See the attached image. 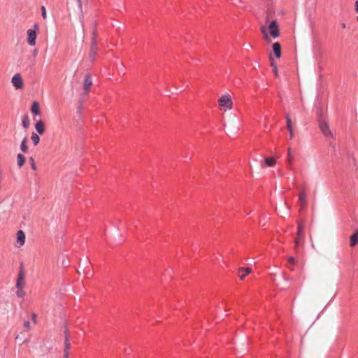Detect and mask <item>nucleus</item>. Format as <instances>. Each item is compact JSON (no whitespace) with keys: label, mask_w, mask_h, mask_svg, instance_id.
<instances>
[{"label":"nucleus","mask_w":358,"mask_h":358,"mask_svg":"<svg viewBox=\"0 0 358 358\" xmlns=\"http://www.w3.org/2000/svg\"><path fill=\"white\" fill-rule=\"evenodd\" d=\"M64 358H69V350H64Z\"/></svg>","instance_id":"31"},{"label":"nucleus","mask_w":358,"mask_h":358,"mask_svg":"<svg viewBox=\"0 0 358 358\" xmlns=\"http://www.w3.org/2000/svg\"><path fill=\"white\" fill-rule=\"evenodd\" d=\"M289 131L290 138H292L294 136L293 129L291 130H289Z\"/></svg>","instance_id":"33"},{"label":"nucleus","mask_w":358,"mask_h":358,"mask_svg":"<svg viewBox=\"0 0 358 358\" xmlns=\"http://www.w3.org/2000/svg\"><path fill=\"white\" fill-rule=\"evenodd\" d=\"M273 51L274 52L276 58L279 59L281 57V47L280 44L278 42H275L273 44Z\"/></svg>","instance_id":"12"},{"label":"nucleus","mask_w":358,"mask_h":358,"mask_svg":"<svg viewBox=\"0 0 358 358\" xmlns=\"http://www.w3.org/2000/svg\"><path fill=\"white\" fill-rule=\"evenodd\" d=\"M243 271H244V272H245V273H243V274H242V275H240V278H241V280H243V279L245 278V277L248 274L252 272V269H251L250 268H249V267H248V268H240L238 269V273H241V272H243Z\"/></svg>","instance_id":"18"},{"label":"nucleus","mask_w":358,"mask_h":358,"mask_svg":"<svg viewBox=\"0 0 358 358\" xmlns=\"http://www.w3.org/2000/svg\"><path fill=\"white\" fill-rule=\"evenodd\" d=\"M29 162H30L31 169L34 171L36 170V166L35 164V162H34V159L33 157H30Z\"/></svg>","instance_id":"27"},{"label":"nucleus","mask_w":358,"mask_h":358,"mask_svg":"<svg viewBox=\"0 0 358 358\" xmlns=\"http://www.w3.org/2000/svg\"><path fill=\"white\" fill-rule=\"evenodd\" d=\"M358 243V229H356L355 233L350 236V245L354 247Z\"/></svg>","instance_id":"14"},{"label":"nucleus","mask_w":358,"mask_h":358,"mask_svg":"<svg viewBox=\"0 0 358 358\" xmlns=\"http://www.w3.org/2000/svg\"><path fill=\"white\" fill-rule=\"evenodd\" d=\"M294 160V156L290 148L287 149V162L289 164V169H292V165Z\"/></svg>","instance_id":"16"},{"label":"nucleus","mask_w":358,"mask_h":358,"mask_svg":"<svg viewBox=\"0 0 358 358\" xmlns=\"http://www.w3.org/2000/svg\"><path fill=\"white\" fill-rule=\"evenodd\" d=\"M27 138L24 137L21 143V145H20V150L23 152H27L28 151V147H27Z\"/></svg>","instance_id":"22"},{"label":"nucleus","mask_w":358,"mask_h":358,"mask_svg":"<svg viewBox=\"0 0 358 358\" xmlns=\"http://www.w3.org/2000/svg\"><path fill=\"white\" fill-rule=\"evenodd\" d=\"M92 85V80L91 75L90 73H87L85 76V79L83 82V90L85 92V94L87 95L90 92V87Z\"/></svg>","instance_id":"8"},{"label":"nucleus","mask_w":358,"mask_h":358,"mask_svg":"<svg viewBox=\"0 0 358 358\" xmlns=\"http://www.w3.org/2000/svg\"><path fill=\"white\" fill-rule=\"evenodd\" d=\"M35 129L39 134L45 132V124L42 120L38 121L35 124Z\"/></svg>","instance_id":"13"},{"label":"nucleus","mask_w":358,"mask_h":358,"mask_svg":"<svg viewBox=\"0 0 358 358\" xmlns=\"http://www.w3.org/2000/svg\"><path fill=\"white\" fill-rule=\"evenodd\" d=\"M319 126L321 131L326 137H333V134L330 130L328 124L325 121H320Z\"/></svg>","instance_id":"7"},{"label":"nucleus","mask_w":358,"mask_h":358,"mask_svg":"<svg viewBox=\"0 0 358 358\" xmlns=\"http://www.w3.org/2000/svg\"><path fill=\"white\" fill-rule=\"evenodd\" d=\"M26 285L25 282V272L21 268L17 276L15 287L16 288H24Z\"/></svg>","instance_id":"5"},{"label":"nucleus","mask_w":358,"mask_h":358,"mask_svg":"<svg viewBox=\"0 0 358 358\" xmlns=\"http://www.w3.org/2000/svg\"><path fill=\"white\" fill-rule=\"evenodd\" d=\"M270 60H271V66H272L273 68V73H275V75L276 76H278V69H277V66L276 65L274 64V62H273V58H272V55H270Z\"/></svg>","instance_id":"25"},{"label":"nucleus","mask_w":358,"mask_h":358,"mask_svg":"<svg viewBox=\"0 0 358 358\" xmlns=\"http://www.w3.org/2000/svg\"><path fill=\"white\" fill-rule=\"evenodd\" d=\"M304 223L300 222L298 224L296 238L295 239V248H296L304 240Z\"/></svg>","instance_id":"4"},{"label":"nucleus","mask_w":358,"mask_h":358,"mask_svg":"<svg viewBox=\"0 0 358 358\" xmlns=\"http://www.w3.org/2000/svg\"><path fill=\"white\" fill-rule=\"evenodd\" d=\"M25 162V157L23 155L19 153L17 155V163L19 168H21Z\"/></svg>","instance_id":"17"},{"label":"nucleus","mask_w":358,"mask_h":358,"mask_svg":"<svg viewBox=\"0 0 358 358\" xmlns=\"http://www.w3.org/2000/svg\"><path fill=\"white\" fill-rule=\"evenodd\" d=\"M24 327L25 328L27 331H29L31 330V326L30 322L29 321H26L24 322Z\"/></svg>","instance_id":"28"},{"label":"nucleus","mask_w":358,"mask_h":358,"mask_svg":"<svg viewBox=\"0 0 358 358\" xmlns=\"http://www.w3.org/2000/svg\"><path fill=\"white\" fill-rule=\"evenodd\" d=\"M31 111L36 115H40V107L38 102L35 101L32 103Z\"/></svg>","instance_id":"19"},{"label":"nucleus","mask_w":358,"mask_h":358,"mask_svg":"<svg viewBox=\"0 0 358 358\" xmlns=\"http://www.w3.org/2000/svg\"><path fill=\"white\" fill-rule=\"evenodd\" d=\"M264 162L267 166H273L276 164V160L273 157H266Z\"/></svg>","instance_id":"21"},{"label":"nucleus","mask_w":358,"mask_h":358,"mask_svg":"<svg viewBox=\"0 0 358 358\" xmlns=\"http://www.w3.org/2000/svg\"><path fill=\"white\" fill-rule=\"evenodd\" d=\"M356 11L358 13V0L355 2Z\"/></svg>","instance_id":"34"},{"label":"nucleus","mask_w":358,"mask_h":358,"mask_svg":"<svg viewBox=\"0 0 358 358\" xmlns=\"http://www.w3.org/2000/svg\"><path fill=\"white\" fill-rule=\"evenodd\" d=\"M22 124L23 126V127L27 129L29 128V125H30V120H29V117L27 115H25L23 117H22Z\"/></svg>","instance_id":"20"},{"label":"nucleus","mask_w":358,"mask_h":358,"mask_svg":"<svg viewBox=\"0 0 358 358\" xmlns=\"http://www.w3.org/2000/svg\"><path fill=\"white\" fill-rule=\"evenodd\" d=\"M38 29V24L34 25V29H29L27 31V43L30 46L36 45V39L37 37L36 31Z\"/></svg>","instance_id":"3"},{"label":"nucleus","mask_w":358,"mask_h":358,"mask_svg":"<svg viewBox=\"0 0 358 358\" xmlns=\"http://www.w3.org/2000/svg\"><path fill=\"white\" fill-rule=\"evenodd\" d=\"M41 9L42 17L44 20H45L47 18V13H46L45 8L44 6H41Z\"/></svg>","instance_id":"29"},{"label":"nucleus","mask_w":358,"mask_h":358,"mask_svg":"<svg viewBox=\"0 0 358 358\" xmlns=\"http://www.w3.org/2000/svg\"><path fill=\"white\" fill-rule=\"evenodd\" d=\"M36 52H37V50H34V55H36Z\"/></svg>","instance_id":"37"},{"label":"nucleus","mask_w":358,"mask_h":358,"mask_svg":"<svg viewBox=\"0 0 358 358\" xmlns=\"http://www.w3.org/2000/svg\"><path fill=\"white\" fill-rule=\"evenodd\" d=\"M16 295L18 298H23L26 295V292L24 290V288H16Z\"/></svg>","instance_id":"24"},{"label":"nucleus","mask_w":358,"mask_h":358,"mask_svg":"<svg viewBox=\"0 0 358 358\" xmlns=\"http://www.w3.org/2000/svg\"><path fill=\"white\" fill-rule=\"evenodd\" d=\"M341 27H342L343 29H345L346 27V25H345V23H342L341 24Z\"/></svg>","instance_id":"36"},{"label":"nucleus","mask_w":358,"mask_h":358,"mask_svg":"<svg viewBox=\"0 0 358 358\" xmlns=\"http://www.w3.org/2000/svg\"><path fill=\"white\" fill-rule=\"evenodd\" d=\"M286 123H287V128L288 130H291L292 129V120H291V118L289 117V115L287 114L286 115Z\"/></svg>","instance_id":"26"},{"label":"nucleus","mask_w":358,"mask_h":358,"mask_svg":"<svg viewBox=\"0 0 358 358\" xmlns=\"http://www.w3.org/2000/svg\"><path fill=\"white\" fill-rule=\"evenodd\" d=\"M299 202L301 206V210L306 207L308 203L307 194L303 189H301L299 194Z\"/></svg>","instance_id":"10"},{"label":"nucleus","mask_w":358,"mask_h":358,"mask_svg":"<svg viewBox=\"0 0 358 358\" xmlns=\"http://www.w3.org/2000/svg\"><path fill=\"white\" fill-rule=\"evenodd\" d=\"M70 340L69 338V331L67 329L64 331V350H69L70 348Z\"/></svg>","instance_id":"15"},{"label":"nucleus","mask_w":358,"mask_h":358,"mask_svg":"<svg viewBox=\"0 0 358 358\" xmlns=\"http://www.w3.org/2000/svg\"><path fill=\"white\" fill-rule=\"evenodd\" d=\"M77 1H78L79 7L81 8V6H82L81 1L80 0H77Z\"/></svg>","instance_id":"35"},{"label":"nucleus","mask_w":358,"mask_h":358,"mask_svg":"<svg viewBox=\"0 0 358 358\" xmlns=\"http://www.w3.org/2000/svg\"><path fill=\"white\" fill-rule=\"evenodd\" d=\"M287 260H288L289 263H290L292 264H296V260L292 257H289Z\"/></svg>","instance_id":"30"},{"label":"nucleus","mask_w":358,"mask_h":358,"mask_svg":"<svg viewBox=\"0 0 358 358\" xmlns=\"http://www.w3.org/2000/svg\"><path fill=\"white\" fill-rule=\"evenodd\" d=\"M26 236L24 232L22 230H19L16 234V243L15 246L17 248L22 247L25 242Z\"/></svg>","instance_id":"9"},{"label":"nucleus","mask_w":358,"mask_h":358,"mask_svg":"<svg viewBox=\"0 0 358 358\" xmlns=\"http://www.w3.org/2000/svg\"><path fill=\"white\" fill-rule=\"evenodd\" d=\"M11 83L15 90H20L24 86V81L20 73H15L11 79Z\"/></svg>","instance_id":"6"},{"label":"nucleus","mask_w":358,"mask_h":358,"mask_svg":"<svg viewBox=\"0 0 358 358\" xmlns=\"http://www.w3.org/2000/svg\"><path fill=\"white\" fill-rule=\"evenodd\" d=\"M96 31L94 30L92 33V38L91 41V50H90V57L92 58V59H94L95 55L96 54L97 50V46L96 44Z\"/></svg>","instance_id":"11"},{"label":"nucleus","mask_w":358,"mask_h":358,"mask_svg":"<svg viewBox=\"0 0 358 358\" xmlns=\"http://www.w3.org/2000/svg\"><path fill=\"white\" fill-rule=\"evenodd\" d=\"M31 139L34 143V145H37L40 141V138L39 136L35 134V133H32L31 134Z\"/></svg>","instance_id":"23"},{"label":"nucleus","mask_w":358,"mask_h":358,"mask_svg":"<svg viewBox=\"0 0 358 358\" xmlns=\"http://www.w3.org/2000/svg\"><path fill=\"white\" fill-rule=\"evenodd\" d=\"M218 103L221 110L226 112L233 108V101L229 94L222 95L218 99Z\"/></svg>","instance_id":"2"},{"label":"nucleus","mask_w":358,"mask_h":358,"mask_svg":"<svg viewBox=\"0 0 358 358\" xmlns=\"http://www.w3.org/2000/svg\"><path fill=\"white\" fill-rule=\"evenodd\" d=\"M357 20H358V16H357Z\"/></svg>","instance_id":"38"},{"label":"nucleus","mask_w":358,"mask_h":358,"mask_svg":"<svg viewBox=\"0 0 358 358\" xmlns=\"http://www.w3.org/2000/svg\"><path fill=\"white\" fill-rule=\"evenodd\" d=\"M32 320H33L34 323L36 322V315L35 314L32 315Z\"/></svg>","instance_id":"32"},{"label":"nucleus","mask_w":358,"mask_h":358,"mask_svg":"<svg viewBox=\"0 0 358 358\" xmlns=\"http://www.w3.org/2000/svg\"><path fill=\"white\" fill-rule=\"evenodd\" d=\"M260 31L267 43L271 42V38H276L280 36L279 26L276 20L271 21L268 27L266 25L261 26Z\"/></svg>","instance_id":"1"}]
</instances>
